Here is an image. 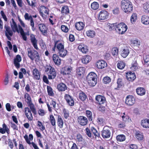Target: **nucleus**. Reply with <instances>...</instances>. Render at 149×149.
Returning a JSON list of instances; mask_svg holds the SVG:
<instances>
[{"label": "nucleus", "mask_w": 149, "mask_h": 149, "mask_svg": "<svg viewBox=\"0 0 149 149\" xmlns=\"http://www.w3.org/2000/svg\"><path fill=\"white\" fill-rule=\"evenodd\" d=\"M127 29V26L124 23L121 22L118 24L117 31L121 34H124Z\"/></svg>", "instance_id": "obj_5"}, {"label": "nucleus", "mask_w": 149, "mask_h": 149, "mask_svg": "<svg viewBox=\"0 0 149 149\" xmlns=\"http://www.w3.org/2000/svg\"><path fill=\"white\" fill-rule=\"evenodd\" d=\"M137 19V16L136 14L135 13H133L132 14L131 17V21L132 23H134L136 20Z\"/></svg>", "instance_id": "obj_55"}, {"label": "nucleus", "mask_w": 149, "mask_h": 149, "mask_svg": "<svg viewBox=\"0 0 149 149\" xmlns=\"http://www.w3.org/2000/svg\"><path fill=\"white\" fill-rule=\"evenodd\" d=\"M141 124L143 128H149V119L146 118L143 119L141 121Z\"/></svg>", "instance_id": "obj_27"}, {"label": "nucleus", "mask_w": 149, "mask_h": 149, "mask_svg": "<svg viewBox=\"0 0 149 149\" xmlns=\"http://www.w3.org/2000/svg\"><path fill=\"white\" fill-rule=\"evenodd\" d=\"M21 57L19 55H17L15 58L14 61V64L17 68H19L20 64L19 63L21 61Z\"/></svg>", "instance_id": "obj_18"}, {"label": "nucleus", "mask_w": 149, "mask_h": 149, "mask_svg": "<svg viewBox=\"0 0 149 149\" xmlns=\"http://www.w3.org/2000/svg\"><path fill=\"white\" fill-rule=\"evenodd\" d=\"M135 136L139 140H142L143 139V134L139 131L136 132Z\"/></svg>", "instance_id": "obj_38"}, {"label": "nucleus", "mask_w": 149, "mask_h": 149, "mask_svg": "<svg viewBox=\"0 0 149 149\" xmlns=\"http://www.w3.org/2000/svg\"><path fill=\"white\" fill-rule=\"evenodd\" d=\"M61 30L65 32H67L68 31V28L66 26L64 25H62L61 26Z\"/></svg>", "instance_id": "obj_63"}, {"label": "nucleus", "mask_w": 149, "mask_h": 149, "mask_svg": "<svg viewBox=\"0 0 149 149\" xmlns=\"http://www.w3.org/2000/svg\"><path fill=\"white\" fill-rule=\"evenodd\" d=\"M127 79L129 81H133L136 78V75L134 73L130 72L126 74Z\"/></svg>", "instance_id": "obj_20"}, {"label": "nucleus", "mask_w": 149, "mask_h": 149, "mask_svg": "<svg viewBox=\"0 0 149 149\" xmlns=\"http://www.w3.org/2000/svg\"><path fill=\"white\" fill-rule=\"evenodd\" d=\"M55 45L56 46L58 51L64 48V43L63 42L56 41L55 42Z\"/></svg>", "instance_id": "obj_22"}, {"label": "nucleus", "mask_w": 149, "mask_h": 149, "mask_svg": "<svg viewBox=\"0 0 149 149\" xmlns=\"http://www.w3.org/2000/svg\"><path fill=\"white\" fill-rule=\"evenodd\" d=\"M5 34L8 40H9V27L8 25L5 24L4 26Z\"/></svg>", "instance_id": "obj_39"}, {"label": "nucleus", "mask_w": 149, "mask_h": 149, "mask_svg": "<svg viewBox=\"0 0 149 149\" xmlns=\"http://www.w3.org/2000/svg\"><path fill=\"white\" fill-rule=\"evenodd\" d=\"M64 98L69 105L70 106H73L74 105V101L72 97L69 95L65 94L64 96Z\"/></svg>", "instance_id": "obj_15"}, {"label": "nucleus", "mask_w": 149, "mask_h": 149, "mask_svg": "<svg viewBox=\"0 0 149 149\" xmlns=\"http://www.w3.org/2000/svg\"><path fill=\"white\" fill-rule=\"evenodd\" d=\"M37 126L39 127V129L42 131H43L45 130V127L43 125L42 123L39 121L37 122Z\"/></svg>", "instance_id": "obj_56"}, {"label": "nucleus", "mask_w": 149, "mask_h": 149, "mask_svg": "<svg viewBox=\"0 0 149 149\" xmlns=\"http://www.w3.org/2000/svg\"><path fill=\"white\" fill-rule=\"evenodd\" d=\"M96 66L99 69H102L107 66V63L104 61H99L96 63Z\"/></svg>", "instance_id": "obj_16"}, {"label": "nucleus", "mask_w": 149, "mask_h": 149, "mask_svg": "<svg viewBox=\"0 0 149 149\" xmlns=\"http://www.w3.org/2000/svg\"><path fill=\"white\" fill-rule=\"evenodd\" d=\"M131 68L132 70L134 71L136 70L138 68V66L137 63H135L134 64H132Z\"/></svg>", "instance_id": "obj_61"}, {"label": "nucleus", "mask_w": 149, "mask_h": 149, "mask_svg": "<svg viewBox=\"0 0 149 149\" xmlns=\"http://www.w3.org/2000/svg\"><path fill=\"white\" fill-rule=\"evenodd\" d=\"M50 120L52 125L53 126H55L56 125V121L55 118L52 115L50 116Z\"/></svg>", "instance_id": "obj_57"}, {"label": "nucleus", "mask_w": 149, "mask_h": 149, "mask_svg": "<svg viewBox=\"0 0 149 149\" xmlns=\"http://www.w3.org/2000/svg\"><path fill=\"white\" fill-rule=\"evenodd\" d=\"M108 15L109 13L107 11L102 10L98 15V19L100 20H106L108 18Z\"/></svg>", "instance_id": "obj_7"}, {"label": "nucleus", "mask_w": 149, "mask_h": 149, "mask_svg": "<svg viewBox=\"0 0 149 149\" xmlns=\"http://www.w3.org/2000/svg\"><path fill=\"white\" fill-rule=\"evenodd\" d=\"M135 102V99L134 97L132 95H128L126 98L125 103L128 105L132 106Z\"/></svg>", "instance_id": "obj_6"}, {"label": "nucleus", "mask_w": 149, "mask_h": 149, "mask_svg": "<svg viewBox=\"0 0 149 149\" xmlns=\"http://www.w3.org/2000/svg\"><path fill=\"white\" fill-rule=\"evenodd\" d=\"M129 53V50L127 47L123 48L120 50L121 55L124 58H125L127 57Z\"/></svg>", "instance_id": "obj_17"}, {"label": "nucleus", "mask_w": 149, "mask_h": 149, "mask_svg": "<svg viewBox=\"0 0 149 149\" xmlns=\"http://www.w3.org/2000/svg\"><path fill=\"white\" fill-rule=\"evenodd\" d=\"M116 139L118 141H123L125 139V137L123 134L119 135L116 136Z\"/></svg>", "instance_id": "obj_46"}, {"label": "nucleus", "mask_w": 149, "mask_h": 149, "mask_svg": "<svg viewBox=\"0 0 149 149\" xmlns=\"http://www.w3.org/2000/svg\"><path fill=\"white\" fill-rule=\"evenodd\" d=\"M30 40L34 48L36 50H39L37 45V40L35 36L33 34H31L30 36Z\"/></svg>", "instance_id": "obj_12"}, {"label": "nucleus", "mask_w": 149, "mask_h": 149, "mask_svg": "<svg viewBox=\"0 0 149 149\" xmlns=\"http://www.w3.org/2000/svg\"><path fill=\"white\" fill-rule=\"evenodd\" d=\"M57 87L59 91H64L67 89V87L66 85L63 83H61L58 85Z\"/></svg>", "instance_id": "obj_33"}, {"label": "nucleus", "mask_w": 149, "mask_h": 149, "mask_svg": "<svg viewBox=\"0 0 149 149\" xmlns=\"http://www.w3.org/2000/svg\"><path fill=\"white\" fill-rule=\"evenodd\" d=\"M84 24L82 22H78L75 23V28L78 31H81L83 29L84 27Z\"/></svg>", "instance_id": "obj_24"}, {"label": "nucleus", "mask_w": 149, "mask_h": 149, "mask_svg": "<svg viewBox=\"0 0 149 149\" xmlns=\"http://www.w3.org/2000/svg\"><path fill=\"white\" fill-rule=\"evenodd\" d=\"M79 98L82 101H84L87 98V96L85 93L81 92L79 94Z\"/></svg>", "instance_id": "obj_47"}, {"label": "nucleus", "mask_w": 149, "mask_h": 149, "mask_svg": "<svg viewBox=\"0 0 149 149\" xmlns=\"http://www.w3.org/2000/svg\"><path fill=\"white\" fill-rule=\"evenodd\" d=\"M52 59L56 65H59L61 64V60L59 56L56 54H53Z\"/></svg>", "instance_id": "obj_21"}, {"label": "nucleus", "mask_w": 149, "mask_h": 149, "mask_svg": "<svg viewBox=\"0 0 149 149\" xmlns=\"http://www.w3.org/2000/svg\"><path fill=\"white\" fill-rule=\"evenodd\" d=\"M54 68L50 65H47L45 67V72L47 74L51 71V69Z\"/></svg>", "instance_id": "obj_53"}, {"label": "nucleus", "mask_w": 149, "mask_h": 149, "mask_svg": "<svg viewBox=\"0 0 149 149\" xmlns=\"http://www.w3.org/2000/svg\"><path fill=\"white\" fill-rule=\"evenodd\" d=\"M95 100L96 101V102L100 105L103 104L106 102V99L105 97L100 95L96 96Z\"/></svg>", "instance_id": "obj_13"}, {"label": "nucleus", "mask_w": 149, "mask_h": 149, "mask_svg": "<svg viewBox=\"0 0 149 149\" xmlns=\"http://www.w3.org/2000/svg\"><path fill=\"white\" fill-rule=\"evenodd\" d=\"M85 69L84 67H79L77 69V73L79 76L83 74L85 72Z\"/></svg>", "instance_id": "obj_35"}, {"label": "nucleus", "mask_w": 149, "mask_h": 149, "mask_svg": "<svg viewBox=\"0 0 149 149\" xmlns=\"http://www.w3.org/2000/svg\"><path fill=\"white\" fill-rule=\"evenodd\" d=\"M111 79L108 76H106L104 77L103 79V83L105 84H109L111 82Z\"/></svg>", "instance_id": "obj_42"}, {"label": "nucleus", "mask_w": 149, "mask_h": 149, "mask_svg": "<svg viewBox=\"0 0 149 149\" xmlns=\"http://www.w3.org/2000/svg\"><path fill=\"white\" fill-rule=\"evenodd\" d=\"M47 88L48 95L49 96H53L54 95V93L53 91V90L51 87L47 86Z\"/></svg>", "instance_id": "obj_54"}, {"label": "nucleus", "mask_w": 149, "mask_h": 149, "mask_svg": "<svg viewBox=\"0 0 149 149\" xmlns=\"http://www.w3.org/2000/svg\"><path fill=\"white\" fill-rule=\"evenodd\" d=\"M78 123L81 125L85 126L88 123V119L86 117L83 116H80L78 118Z\"/></svg>", "instance_id": "obj_11"}, {"label": "nucleus", "mask_w": 149, "mask_h": 149, "mask_svg": "<svg viewBox=\"0 0 149 149\" xmlns=\"http://www.w3.org/2000/svg\"><path fill=\"white\" fill-rule=\"evenodd\" d=\"M24 18L26 20H31L32 18V16L31 15H29V14L27 13H26L24 15Z\"/></svg>", "instance_id": "obj_60"}, {"label": "nucleus", "mask_w": 149, "mask_h": 149, "mask_svg": "<svg viewBox=\"0 0 149 149\" xmlns=\"http://www.w3.org/2000/svg\"><path fill=\"white\" fill-rule=\"evenodd\" d=\"M18 28L19 31V32L20 33V34L22 37V39L26 41L27 40V37L23 29L20 25H18Z\"/></svg>", "instance_id": "obj_36"}, {"label": "nucleus", "mask_w": 149, "mask_h": 149, "mask_svg": "<svg viewBox=\"0 0 149 149\" xmlns=\"http://www.w3.org/2000/svg\"><path fill=\"white\" fill-rule=\"evenodd\" d=\"M121 8L125 13H129L133 9L132 3L129 0H123L121 3Z\"/></svg>", "instance_id": "obj_1"}, {"label": "nucleus", "mask_w": 149, "mask_h": 149, "mask_svg": "<svg viewBox=\"0 0 149 149\" xmlns=\"http://www.w3.org/2000/svg\"><path fill=\"white\" fill-rule=\"evenodd\" d=\"M97 122L99 125H102L103 124L104 122V120L103 118L100 116H98L97 120Z\"/></svg>", "instance_id": "obj_51"}, {"label": "nucleus", "mask_w": 149, "mask_h": 149, "mask_svg": "<svg viewBox=\"0 0 149 149\" xmlns=\"http://www.w3.org/2000/svg\"><path fill=\"white\" fill-rule=\"evenodd\" d=\"M118 52V49L116 47L113 48L112 49L111 53L113 55H117Z\"/></svg>", "instance_id": "obj_59"}, {"label": "nucleus", "mask_w": 149, "mask_h": 149, "mask_svg": "<svg viewBox=\"0 0 149 149\" xmlns=\"http://www.w3.org/2000/svg\"><path fill=\"white\" fill-rule=\"evenodd\" d=\"M97 75L93 72H90L87 75L86 79L88 85L91 86H95L97 83Z\"/></svg>", "instance_id": "obj_2"}, {"label": "nucleus", "mask_w": 149, "mask_h": 149, "mask_svg": "<svg viewBox=\"0 0 149 149\" xmlns=\"http://www.w3.org/2000/svg\"><path fill=\"white\" fill-rule=\"evenodd\" d=\"M33 76L34 79L39 80L40 79V73L38 70L35 68L32 71Z\"/></svg>", "instance_id": "obj_25"}, {"label": "nucleus", "mask_w": 149, "mask_h": 149, "mask_svg": "<svg viewBox=\"0 0 149 149\" xmlns=\"http://www.w3.org/2000/svg\"><path fill=\"white\" fill-rule=\"evenodd\" d=\"M125 65V63L122 61H120L118 62L117 65V67L120 69H123Z\"/></svg>", "instance_id": "obj_48"}, {"label": "nucleus", "mask_w": 149, "mask_h": 149, "mask_svg": "<svg viewBox=\"0 0 149 149\" xmlns=\"http://www.w3.org/2000/svg\"><path fill=\"white\" fill-rule=\"evenodd\" d=\"M9 82V80H8V72H7L6 74V76L5 77L4 81V85H7Z\"/></svg>", "instance_id": "obj_62"}, {"label": "nucleus", "mask_w": 149, "mask_h": 149, "mask_svg": "<svg viewBox=\"0 0 149 149\" xmlns=\"http://www.w3.org/2000/svg\"><path fill=\"white\" fill-rule=\"evenodd\" d=\"M142 7L145 13H149V2H146L143 4Z\"/></svg>", "instance_id": "obj_30"}, {"label": "nucleus", "mask_w": 149, "mask_h": 149, "mask_svg": "<svg viewBox=\"0 0 149 149\" xmlns=\"http://www.w3.org/2000/svg\"><path fill=\"white\" fill-rule=\"evenodd\" d=\"M13 23L11 24V27L12 29V31L14 32H17L18 33H19V28H18L17 26L14 22L13 19H12Z\"/></svg>", "instance_id": "obj_28"}, {"label": "nucleus", "mask_w": 149, "mask_h": 149, "mask_svg": "<svg viewBox=\"0 0 149 149\" xmlns=\"http://www.w3.org/2000/svg\"><path fill=\"white\" fill-rule=\"evenodd\" d=\"M46 111L43 109H40L38 111V114L41 116H44L46 113Z\"/></svg>", "instance_id": "obj_58"}, {"label": "nucleus", "mask_w": 149, "mask_h": 149, "mask_svg": "<svg viewBox=\"0 0 149 149\" xmlns=\"http://www.w3.org/2000/svg\"><path fill=\"white\" fill-rule=\"evenodd\" d=\"M78 49L83 53L86 54L88 52V49L87 46L84 44H81L79 45Z\"/></svg>", "instance_id": "obj_19"}, {"label": "nucleus", "mask_w": 149, "mask_h": 149, "mask_svg": "<svg viewBox=\"0 0 149 149\" xmlns=\"http://www.w3.org/2000/svg\"><path fill=\"white\" fill-rule=\"evenodd\" d=\"M91 57L89 55L84 56L81 59L82 62L84 64H86L91 60Z\"/></svg>", "instance_id": "obj_34"}, {"label": "nucleus", "mask_w": 149, "mask_h": 149, "mask_svg": "<svg viewBox=\"0 0 149 149\" xmlns=\"http://www.w3.org/2000/svg\"><path fill=\"white\" fill-rule=\"evenodd\" d=\"M57 124L58 126L60 128H62L63 127L64 124L63 121L60 115L58 116Z\"/></svg>", "instance_id": "obj_31"}, {"label": "nucleus", "mask_w": 149, "mask_h": 149, "mask_svg": "<svg viewBox=\"0 0 149 149\" xmlns=\"http://www.w3.org/2000/svg\"><path fill=\"white\" fill-rule=\"evenodd\" d=\"M86 34L88 37L92 38L95 36V32L93 30H90L86 31Z\"/></svg>", "instance_id": "obj_37"}, {"label": "nucleus", "mask_w": 149, "mask_h": 149, "mask_svg": "<svg viewBox=\"0 0 149 149\" xmlns=\"http://www.w3.org/2000/svg\"><path fill=\"white\" fill-rule=\"evenodd\" d=\"M3 45L5 46L4 49L5 50L7 53L8 55L9 56V41H7L6 42H5L3 44Z\"/></svg>", "instance_id": "obj_41"}, {"label": "nucleus", "mask_w": 149, "mask_h": 149, "mask_svg": "<svg viewBox=\"0 0 149 149\" xmlns=\"http://www.w3.org/2000/svg\"><path fill=\"white\" fill-rule=\"evenodd\" d=\"M24 98L26 102L30 108L33 113L34 115H36L37 114L36 109L34 105L32 102L30 95L28 93H26L24 95Z\"/></svg>", "instance_id": "obj_3"}, {"label": "nucleus", "mask_w": 149, "mask_h": 149, "mask_svg": "<svg viewBox=\"0 0 149 149\" xmlns=\"http://www.w3.org/2000/svg\"><path fill=\"white\" fill-rule=\"evenodd\" d=\"M91 8L93 10L97 9L99 7V4L98 3L94 2L92 3L91 6Z\"/></svg>", "instance_id": "obj_49"}, {"label": "nucleus", "mask_w": 149, "mask_h": 149, "mask_svg": "<svg viewBox=\"0 0 149 149\" xmlns=\"http://www.w3.org/2000/svg\"><path fill=\"white\" fill-rule=\"evenodd\" d=\"M38 28L40 31L42 33H46L47 32L48 29L46 26L43 23H40L38 24Z\"/></svg>", "instance_id": "obj_14"}, {"label": "nucleus", "mask_w": 149, "mask_h": 149, "mask_svg": "<svg viewBox=\"0 0 149 149\" xmlns=\"http://www.w3.org/2000/svg\"><path fill=\"white\" fill-rule=\"evenodd\" d=\"M58 52L59 56L62 57H65L67 53V50L64 48Z\"/></svg>", "instance_id": "obj_40"}, {"label": "nucleus", "mask_w": 149, "mask_h": 149, "mask_svg": "<svg viewBox=\"0 0 149 149\" xmlns=\"http://www.w3.org/2000/svg\"><path fill=\"white\" fill-rule=\"evenodd\" d=\"M63 111L65 118L66 119H67L69 116V113L68 111L64 108L63 110Z\"/></svg>", "instance_id": "obj_52"}, {"label": "nucleus", "mask_w": 149, "mask_h": 149, "mask_svg": "<svg viewBox=\"0 0 149 149\" xmlns=\"http://www.w3.org/2000/svg\"><path fill=\"white\" fill-rule=\"evenodd\" d=\"M91 130L92 132L95 136L99 137L100 136V134L94 127H91Z\"/></svg>", "instance_id": "obj_50"}, {"label": "nucleus", "mask_w": 149, "mask_h": 149, "mask_svg": "<svg viewBox=\"0 0 149 149\" xmlns=\"http://www.w3.org/2000/svg\"><path fill=\"white\" fill-rule=\"evenodd\" d=\"M61 12L62 13L65 14H68L69 12L68 7L66 6L63 7L62 8Z\"/></svg>", "instance_id": "obj_44"}, {"label": "nucleus", "mask_w": 149, "mask_h": 149, "mask_svg": "<svg viewBox=\"0 0 149 149\" xmlns=\"http://www.w3.org/2000/svg\"><path fill=\"white\" fill-rule=\"evenodd\" d=\"M39 9L40 14L42 17L47 16L49 14V9L44 6H41L40 7Z\"/></svg>", "instance_id": "obj_8"}, {"label": "nucleus", "mask_w": 149, "mask_h": 149, "mask_svg": "<svg viewBox=\"0 0 149 149\" xmlns=\"http://www.w3.org/2000/svg\"><path fill=\"white\" fill-rule=\"evenodd\" d=\"M143 59L145 64L147 65H149V55H144L143 56Z\"/></svg>", "instance_id": "obj_43"}, {"label": "nucleus", "mask_w": 149, "mask_h": 149, "mask_svg": "<svg viewBox=\"0 0 149 149\" xmlns=\"http://www.w3.org/2000/svg\"><path fill=\"white\" fill-rule=\"evenodd\" d=\"M25 114L28 119L29 121H31L33 119V115L30 108L28 107H25L24 109Z\"/></svg>", "instance_id": "obj_9"}, {"label": "nucleus", "mask_w": 149, "mask_h": 149, "mask_svg": "<svg viewBox=\"0 0 149 149\" xmlns=\"http://www.w3.org/2000/svg\"><path fill=\"white\" fill-rule=\"evenodd\" d=\"M137 94L140 96H142L145 94L146 91L145 89L142 87H138L136 90Z\"/></svg>", "instance_id": "obj_29"}, {"label": "nucleus", "mask_w": 149, "mask_h": 149, "mask_svg": "<svg viewBox=\"0 0 149 149\" xmlns=\"http://www.w3.org/2000/svg\"><path fill=\"white\" fill-rule=\"evenodd\" d=\"M27 52L28 56L31 60H39L40 56L39 53L36 50H31L30 48H28L27 49Z\"/></svg>", "instance_id": "obj_4"}, {"label": "nucleus", "mask_w": 149, "mask_h": 149, "mask_svg": "<svg viewBox=\"0 0 149 149\" xmlns=\"http://www.w3.org/2000/svg\"><path fill=\"white\" fill-rule=\"evenodd\" d=\"M86 114L88 120L91 121L93 120L92 113L91 111L89 110L86 111Z\"/></svg>", "instance_id": "obj_45"}, {"label": "nucleus", "mask_w": 149, "mask_h": 149, "mask_svg": "<svg viewBox=\"0 0 149 149\" xmlns=\"http://www.w3.org/2000/svg\"><path fill=\"white\" fill-rule=\"evenodd\" d=\"M47 74L48 76L49 79H54L56 75V74L54 68L52 69L49 72H48Z\"/></svg>", "instance_id": "obj_23"}, {"label": "nucleus", "mask_w": 149, "mask_h": 149, "mask_svg": "<svg viewBox=\"0 0 149 149\" xmlns=\"http://www.w3.org/2000/svg\"><path fill=\"white\" fill-rule=\"evenodd\" d=\"M102 136L104 138H108L111 135V132L107 127H104L102 132Z\"/></svg>", "instance_id": "obj_10"}, {"label": "nucleus", "mask_w": 149, "mask_h": 149, "mask_svg": "<svg viewBox=\"0 0 149 149\" xmlns=\"http://www.w3.org/2000/svg\"><path fill=\"white\" fill-rule=\"evenodd\" d=\"M72 68L71 66H67L64 68V70L63 72V75L71 74V71L72 70Z\"/></svg>", "instance_id": "obj_26"}, {"label": "nucleus", "mask_w": 149, "mask_h": 149, "mask_svg": "<svg viewBox=\"0 0 149 149\" xmlns=\"http://www.w3.org/2000/svg\"><path fill=\"white\" fill-rule=\"evenodd\" d=\"M141 22L143 24L147 25L149 24V17L146 15L143 16L141 19Z\"/></svg>", "instance_id": "obj_32"}, {"label": "nucleus", "mask_w": 149, "mask_h": 149, "mask_svg": "<svg viewBox=\"0 0 149 149\" xmlns=\"http://www.w3.org/2000/svg\"><path fill=\"white\" fill-rule=\"evenodd\" d=\"M131 43L134 45L138 46L140 45V42L137 40H133L131 41Z\"/></svg>", "instance_id": "obj_64"}]
</instances>
